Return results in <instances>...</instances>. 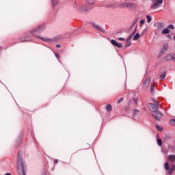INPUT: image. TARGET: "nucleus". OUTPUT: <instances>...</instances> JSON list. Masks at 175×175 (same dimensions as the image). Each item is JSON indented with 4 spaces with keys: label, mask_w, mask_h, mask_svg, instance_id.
<instances>
[{
    "label": "nucleus",
    "mask_w": 175,
    "mask_h": 175,
    "mask_svg": "<svg viewBox=\"0 0 175 175\" xmlns=\"http://www.w3.org/2000/svg\"><path fill=\"white\" fill-rule=\"evenodd\" d=\"M174 144H175V140H174Z\"/></svg>",
    "instance_id": "41"
},
{
    "label": "nucleus",
    "mask_w": 175,
    "mask_h": 175,
    "mask_svg": "<svg viewBox=\"0 0 175 175\" xmlns=\"http://www.w3.org/2000/svg\"><path fill=\"white\" fill-rule=\"evenodd\" d=\"M90 146L88 144H85L84 150H87L88 148H90Z\"/></svg>",
    "instance_id": "25"
},
{
    "label": "nucleus",
    "mask_w": 175,
    "mask_h": 175,
    "mask_svg": "<svg viewBox=\"0 0 175 175\" xmlns=\"http://www.w3.org/2000/svg\"><path fill=\"white\" fill-rule=\"evenodd\" d=\"M41 39L42 40H44L45 42H51V39H49V38H45L44 39L43 38H41Z\"/></svg>",
    "instance_id": "24"
},
{
    "label": "nucleus",
    "mask_w": 175,
    "mask_h": 175,
    "mask_svg": "<svg viewBox=\"0 0 175 175\" xmlns=\"http://www.w3.org/2000/svg\"><path fill=\"white\" fill-rule=\"evenodd\" d=\"M167 159L168 162H175V154H170Z\"/></svg>",
    "instance_id": "12"
},
{
    "label": "nucleus",
    "mask_w": 175,
    "mask_h": 175,
    "mask_svg": "<svg viewBox=\"0 0 175 175\" xmlns=\"http://www.w3.org/2000/svg\"><path fill=\"white\" fill-rule=\"evenodd\" d=\"M164 61H174L175 62V55L174 54H169L166 57L163 58Z\"/></svg>",
    "instance_id": "7"
},
{
    "label": "nucleus",
    "mask_w": 175,
    "mask_h": 175,
    "mask_svg": "<svg viewBox=\"0 0 175 175\" xmlns=\"http://www.w3.org/2000/svg\"><path fill=\"white\" fill-rule=\"evenodd\" d=\"M138 113H139V110L135 109L134 111H133V116H136Z\"/></svg>",
    "instance_id": "23"
},
{
    "label": "nucleus",
    "mask_w": 175,
    "mask_h": 175,
    "mask_svg": "<svg viewBox=\"0 0 175 175\" xmlns=\"http://www.w3.org/2000/svg\"><path fill=\"white\" fill-rule=\"evenodd\" d=\"M56 47H57L58 49H61V45L60 44H57Z\"/></svg>",
    "instance_id": "36"
},
{
    "label": "nucleus",
    "mask_w": 175,
    "mask_h": 175,
    "mask_svg": "<svg viewBox=\"0 0 175 175\" xmlns=\"http://www.w3.org/2000/svg\"><path fill=\"white\" fill-rule=\"evenodd\" d=\"M148 107L152 113H157L158 111V107H161V106H158L155 104L149 103L148 105Z\"/></svg>",
    "instance_id": "4"
},
{
    "label": "nucleus",
    "mask_w": 175,
    "mask_h": 175,
    "mask_svg": "<svg viewBox=\"0 0 175 175\" xmlns=\"http://www.w3.org/2000/svg\"><path fill=\"white\" fill-rule=\"evenodd\" d=\"M55 55L57 59H59V57L60 56H59V55L58 53H55Z\"/></svg>",
    "instance_id": "29"
},
{
    "label": "nucleus",
    "mask_w": 175,
    "mask_h": 175,
    "mask_svg": "<svg viewBox=\"0 0 175 175\" xmlns=\"http://www.w3.org/2000/svg\"><path fill=\"white\" fill-rule=\"evenodd\" d=\"M157 144H159V146H162V139H157Z\"/></svg>",
    "instance_id": "22"
},
{
    "label": "nucleus",
    "mask_w": 175,
    "mask_h": 175,
    "mask_svg": "<svg viewBox=\"0 0 175 175\" xmlns=\"http://www.w3.org/2000/svg\"><path fill=\"white\" fill-rule=\"evenodd\" d=\"M158 131H162L163 129L159 126H157Z\"/></svg>",
    "instance_id": "30"
},
{
    "label": "nucleus",
    "mask_w": 175,
    "mask_h": 175,
    "mask_svg": "<svg viewBox=\"0 0 175 175\" xmlns=\"http://www.w3.org/2000/svg\"><path fill=\"white\" fill-rule=\"evenodd\" d=\"M124 100V98H120L118 100V103H121V102H122Z\"/></svg>",
    "instance_id": "28"
},
{
    "label": "nucleus",
    "mask_w": 175,
    "mask_h": 175,
    "mask_svg": "<svg viewBox=\"0 0 175 175\" xmlns=\"http://www.w3.org/2000/svg\"><path fill=\"white\" fill-rule=\"evenodd\" d=\"M17 172L20 175L25 174V165L23 161V154L18 153L17 158Z\"/></svg>",
    "instance_id": "1"
},
{
    "label": "nucleus",
    "mask_w": 175,
    "mask_h": 175,
    "mask_svg": "<svg viewBox=\"0 0 175 175\" xmlns=\"http://www.w3.org/2000/svg\"><path fill=\"white\" fill-rule=\"evenodd\" d=\"M57 3H58V1H57V0H52V5H53V8L55 6H57Z\"/></svg>",
    "instance_id": "19"
},
{
    "label": "nucleus",
    "mask_w": 175,
    "mask_h": 175,
    "mask_svg": "<svg viewBox=\"0 0 175 175\" xmlns=\"http://www.w3.org/2000/svg\"><path fill=\"white\" fill-rule=\"evenodd\" d=\"M118 40H121V41L125 40V39H124L123 38H118Z\"/></svg>",
    "instance_id": "35"
},
{
    "label": "nucleus",
    "mask_w": 175,
    "mask_h": 175,
    "mask_svg": "<svg viewBox=\"0 0 175 175\" xmlns=\"http://www.w3.org/2000/svg\"><path fill=\"white\" fill-rule=\"evenodd\" d=\"M92 25H93V27H94V28H96V29H98V31H102V28H100L99 25H96V24H95V23H93Z\"/></svg>",
    "instance_id": "14"
},
{
    "label": "nucleus",
    "mask_w": 175,
    "mask_h": 175,
    "mask_svg": "<svg viewBox=\"0 0 175 175\" xmlns=\"http://www.w3.org/2000/svg\"><path fill=\"white\" fill-rule=\"evenodd\" d=\"M167 38H169L170 39V38H172V37L170 36V35H167Z\"/></svg>",
    "instance_id": "38"
},
{
    "label": "nucleus",
    "mask_w": 175,
    "mask_h": 175,
    "mask_svg": "<svg viewBox=\"0 0 175 175\" xmlns=\"http://www.w3.org/2000/svg\"><path fill=\"white\" fill-rule=\"evenodd\" d=\"M5 175H12L10 173H6Z\"/></svg>",
    "instance_id": "37"
},
{
    "label": "nucleus",
    "mask_w": 175,
    "mask_h": 175,
    "mask_svg": "<svg viewBox=\"0 0 175 175\" xmlns=\"http://www.w3.org/2000/svg\"><path fill=\"white\" fill-rule=\"evenodd\" d=\"M165 77H166V72H164L160 75V80H164Z\"/></svg>",
    "instance_id": "16"
},
{
    "label": "nucleus",
    "mask_w": 175,
    "mask_h": 175,
    "mask_svg": "<svg viewBox=\"0 0 175 175\" xmlns=\"http://www.w3.org/2000/svg\"><path fill=\"white\" fill-rule=\"evenodd\" d=\"M150 92L151 94H154V83H151V87H150Z\"/></svg>",
    "instance_id": "20"
},
{
    "label": "nucleus",
    "mask_w": 175,
    "mask_h": 175,
    "mask_svg": "<svg viewBox=\"0 0 175 175\" xmlns=\"http://www.w3.org/2000/svg\"><path fill=\"white\" fill-rule=\"evenodd\" d=\"M139 23H140L141 25H143V24H144L146 23V21L142 19V20H140Z\"/></svg>",
    "instance_id": "27"
},
{
    "label": "nucleus",
    "mask_w": 175,
    "mask_h": 175,
    "mask_svg": "<svg viewBox=\"0 0 175 175\" xmlns=\"http://www.w3.org/2000/svg\"><path fill=\"white\" fill-rule=\"evenodd\" d=\"M150 81H151V79H150V78H147L144 84H143V87L144 88H147V87H148V85H150Z\"/></svg>",
    "instance_id": "11"
},
{
    "label": "nucleus",
    "mask_w": 175,
    "mask_h": 175,
    "mask_svg": "<svg viewBox=\"0 0 175 175\" xmlns=\"http://www.w3.org/2000/svg\"><path fill=\"white\" fill-rule=\"evenodd\" d=\"M129 46H131V42H127L126 44V47H129Z\"/></svg>",
    "instance_id": "33"
},
{
    "label": "nucleus",
    "mask_w": 175,
    "mask_h": 175,
    "mask_svg": "<svg viewBox=\"0 0 175 175\" xmlns=\"http://www.w3.org/2000/svg\"><path fill=\"white\" fill-rule=\"evenodd\" d=\"M146 18H147V22L148 23H151V16L150 15H147Z\"/></svg>",
    "instance_id": "21"
},
{
    "label": "nucleus",
    "mask_w": 175,
    "mask_h": 175,
    "mask_svg": "<svg viewBox=\"0 0 175 175\" xmlns=\"http://www.w3.org/2000/svg\"><path fill=\"white\" fill-rule=\"evenodd\" d=\"M167 28H169L170 29H174V26L173 25H169Z\"/></svg>",
    "instance_id": "26"
},
{
    "label": "nucleus",
    "mask_w": 175,
    "mask_h": 175,
    "mask_svg": "<svg viewBox=\"0 0 175 175\" xmlns=\"http://www.w3.org/2000/svg\"><path fill=\"white\" fill-rule=\"evenodd\" d=\"M160 25H162V24H160Z\"/></svg>",
    "instance_id": "42"
},
{
    "label": "nucleus",
    "mask_w": 175,
    "mask_h": 175,
    "mask_svg": "<svg viewBox=\"0 0 175 175\" xmlns=\"http://www.w3.org/2000/svg\"><path fill=\"white\" fill-rule=\"evenodd\" d=\"M20 40H21V42H25V40H27V39H26L25 38H21L20 39Z\"/></svg>",
    "instance_id": "31"
},
{
    "label": "nucleus",
    "mask_w": 175,
    "mask_h": 175,
    "mask_svg": "<svg viewBox=\"0 0 175 175\" xmlns=\"http://www.w3.org/2000/svg\"><path fill=\"white\" fill-rule=\"evenodd\" d=\"M111 44H113V46H115L116 47H118V49H121V47H122V44L118 43L114 40H111Z\"/></svg>",
    "instance_id": "10"
},
{
    "label": "nucleus",
    "mask_w": 175,
    "mask_h": 175,
    "mask_svg": "<svg viewBox=\"0 0 175 175\" xmlns=\"http://www.w3.org/2000/svg\"><path fill=\"white\" fill-rule=\"evenodd\" d=\"M107 110L108 111H111V110H113V107H111V105L108 104V105H107Z\"/></svg>",
    "instance_id": "17"
},
{
    "label": "nucleus",
    "mask_w": 175,
    "mask_h": 175,
    "mask_svg": "<svg viewBox=\"0 0 175 175\" xmlns=\"http://www.w3.org/2000/svg\"><path fill=\"white\" fill-rule=\"evenodd\" d=\"M54 163H55V165H57V163H58V159H55L54 160Z\"/></svg>",
    "instance_id": "34"
},
{
    "label": "nucleus",
    "mask_w": 175,
    "mask_h": 175,
    "mask_svg": "<svg viewBox=\"0 0 175 175\" xmlns=\"http://www.w3.org/2000/svg\"><path fill=\"white\" fill-rule=\"evenodd\" d=\"M43 31H44V25H42L31 30V35H33V36H36L35 33H40V32H43Z\"/></svg>",
    "instance_id": "3"
},
{
    "label": "nucleus",
    "mask_w": 175,
    "mask_h": 175,
    "mask_svg": "<svg viewBox=\"0 0 175 175\" xmlns=\"http://www.w3.org/2000/svg\"><path fill=\"white\" fill-rule=\"evenodd\" d=\"M164 167H165V170H167L169 175L173 174V172H175V165L174 164H172L170 167V166H169V163L165 162L164 164Z\"/></svg>",
    "instance_id": "2"
},
{
    "label": "nucleus",
    "mask_w": 175,
    "mask_h": 175,
    "mask_svg": "<svg viewBox=\"0 0 175 175\" xmlns=\"http://www.w3.org/2000/svg\"><path fill=\"white\" fill-rule=\"evenodd\" d=\"M152 117H154L156 121H160L162 118V113L157 111L156 114H152Z\"/></svg>",
    "instance_id": "9"
},
{
    "label": "nucleus",
    "mask_w": 175,
    "mask_h": 175,
    "mask_svg": "<svg viewBox=\"0 0 175 175\" xmlns=\"http://www.w3.org/2000/svg\"><path fill=\"white\" fill-rule=\"evenodd\" d=\"M154 103H156V105L157 106H161V105H159V103H158V102L157 101V100H154Z\"/></svg>",
    "instance_id": "32"
},
{
    "label": "nucleus",
    "mask_w": 175,
    "mask_h": 175,
    "mask_svg": "<svg viewBox=\"0 0 175 175\" xmlns=\"http://www.w3.org/2000/svg\"><path fill=\"white\" fill-rule=\"evenodd\" d=\"M170 31H169V29L166 28V29H164L163 31H162V33L163 35L166 34V33H169Z\"/></svg>",
    "instance_id": "18"
},
{
    "label": "nucleus",
    "mask_w": 175,
    "mask_h": 175,
    "mask_svg": "<svg viewBox=\"0 0 175 175\" xmlns=\"http://www.w3.org/2000/svg\"><path fill=\"white\" fill-rule=\"evenodd\" d=\"M167 49H169V44L167 43H165L160 52V55H163L165 54V51H167Z\"/></svg>",
    "instance_id": "8"
},
{
    "label": "nucleus",
    "mask_w": 175,
    "mask_h": 175,
    "mask_svg": "<svg viewBox=\"0 0 175 175\" xmlns=\"http://www.w3.org/2000/svg\"><path fill=\"white\" fill-rule=\"evenodd\" d=\"M162 3H163V0H157V1L154 2L153 5L150 6V9H158V8H160Z\"/></svg>",
    "instance_id": "6"
},
{
    "label": "nucleus",
    "mask_w": 175,
    "mask_h": 175,
    "mask_svg": "<svg viewBox=\"0 0 175 175\" xmlns=\"http://www.w3.org/2000/svg\"><path fill=\"white\" fill-rule=\"evenodd\" d=\"M122 8H129V9H136V3H124L120 5Z\"/></svg>",
    "instance_id": "5"
},
{
    "label": "nucleus",
    "mask_w": 175,
    "mask_h": 175,
    "mask_svg": "<svg viewBox=\"0 0 175 175\" xmlns=\"http://www.w3.org/2000/svg\"><path fill=\"white\" fill-rule=\"evenodd\" d=\"M135 103H136V105H137V103L136 102V100H134Z\"/></svg>",
    "instance_id": "39"
},
{
    "label": "nucleus",
    "mask_w": 175,
    "mask_h": 175,
    "mask_svg": "<svg viewBox=\"0 0 175 175\" xmlns=\"http://www.w3.org/2000/svg\"><path fill=\"white\" fill-rule=\"evenodd\" d=\"M135 33H136V28H135V29L133 31V33H132L131 34H130V36H129V38H127L126 42L130 41V40L132 39V38H133V36L135 35Z\"/></svg>",
    "instance_id": "13"
},
{
    "label": "nucleus",
    "mask_w": 175,
    "mask_h": 175,
    "mask_svg": "<svg viewBox=\"0 0 175 175\" xmlns=\"http://www.w3.org/2000/svg\"><path fill=\"white\" fill-rule=\"evenodd\" d=\"M140 38V34L139 33H137L134 36H133V40H137Z\"/></svg>",
    "instance_id": "15"
},
{
    "label": "nucleus",
    "mask_w": 175,
    "mask_h": 175,
    "mask_svg": "<svg viewBox=\"0 0 175 175\" xmlns=\"http://www.w3.org/2000/svg\"><path fill=\"white\" fill-rule=\"evenodd\" d=\"M174 40H175V36H174Z\"/></svg>",
    "instance_id": "40"
}]
</instances>
